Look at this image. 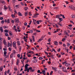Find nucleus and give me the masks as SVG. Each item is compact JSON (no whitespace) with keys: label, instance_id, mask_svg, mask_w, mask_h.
<instances>
[{"label":"nucleus","instance_id":"f3484780","mask_svg":"<svg viewBox=\"0 0 75 75\" xmlns=\"http://www.w3.org/2000/svg\"><path fill=\"white\" fill-rule=\"evenodd\" d=\"M59 19L60 21H63V19L62 18H60Z\"/></svg>","mask_w":75,"mask_h":75},{"label":"nucleus","instance_id":"0e129e2a","mask_svg":"<svg viewBox=\"0 0 75 75\" xmlns=\"http://www.w3.org/2000/svg\"><path fill=\"white\" fill-rule=\"evenodd\" d=\"M9 73H10V70H8L7 71V74H9Z\"/></svg>","mask_w":75,"mask_h":75},{"label":"nucleus","instance_id":"72a5a7b5","mask_svg":"<svg viewBox=\"0 0 75 75\" xmlns=\"http://www.w3.org/2000/svg\"><path fill=\"white\" fill-rule=\"evenodd\" d=\"M5 36H6V37H8V34L7 33H5Z\"/></svg>","mask_w":75,"mask_h":75},{"label":"nucleus","instance_id":"bb28decb","mask_svg":"<svg viewBox=\"0 0 75 75\" xmlns=\"http://www.w3.org/2000/svg\"><path fill=\"white\" fill-rule=\"evenodd\" d=\"M31 12H30L29 13V16H32V14H31Z\"/></svg>","mask_w":75,"mask_h":75},{"label":"nucleus","instance_id":"052dcab7","mask_svg":"<svg viewBox=\"0 0 75 75\" xmlns=\"http://www.w3.org/2000/svg\"><path fill=\"white\" fill-rule=\"evenodd\" d=\"M15 30L16 32H17V30L16 28L14 29Z\"/></svg>","mask_w":75,"mask_h":75},{"label":"nucleus","instance_id":"e433bc0d","mask_svg":"<svg viewBox=\"0 0 75 75\" xmlns=\"http://www.w3.org/2000/svg\"><path fill=\"white\" fill-rule=\"evenodd\" d=\"M11 22L12 23L14 24V20H11Z\"/></svg>","mask_w":75,"mask_h":75},{"label":"nucleus","instance_id":"5fc2aeb1","mask_svg":"<svg viewBox=\"0 0 75 75\" xmlns=\"http://www.w3.org/2000/svg\"><path fill=\"white\" fill-rule=\"evenodd\" d=\"M17 28L18 30H20V27L19 26H18L17 27Z\"/></svg>","mask_w":75,"mask_h":75},{"label":"nucleus","instance_id":"de8ad7c7","mask_svg":"<svg viewBox=\"0 0 75 75\" xmlns=\"http://www.w3.org/2000/svg\"><path fill=\"white\" fill-rule=\"evenodd\" d=\"M8 50L10 51H11V48L10 47L8 48Z\"/></svg>","mask_w":75,"mask_h":75},{"label":"nucleus","instance_id":"49530a36","mask_svg":"<svg viewBox=\"0 0 75 75\" xmlns=\"http://www.w3.org/2000/svg\"><path fill=\"white\" fill-rule=\"evenodd\" d=\"M0 20H3V18L2 17H0Z\"/></svg>","mask_w":75,"mask_h":75},{"label":"nucleus","instance_id":"0eeeda50","mask_svg":"<svg viewBox=\"0 0 75 75\" xmlns=\"http://www.w3.org/2000/svg\"><path fill=\"white\" fill-rule=\"evenodd\" d=\"M32 17L33 18H37V17H38V16H37L36 14L35 13L34 15V16H33Z\"/></svg>","mask_w":75,"mask_h":75},{"label":"nucleus","instance_id":"1a4fd4ad","mask_svg":"<svg viewBox=\"0 0 75 75\" xmlns=\"http://www.w3.org/2000/svg\"><path fill=\"white\" fill-rule=\"evenodd\" d=\"M0 31H1V33H3V27H0Z\"/></svg>","mask_w":75,"mask_h":75},{"label":"nucleus","instance_id":"f704fd0d","mask_svg":"<svg viewBox=\"0 0 75 75\" xmlns=\"http://www.w3.org/2000/svg\"><path fill=\"white\" fill-rule=\"evenodd\" d=\"M4 21L2 20L1 22V24H4Z\"/></svg>","mask_w":75,"mask_h":75},{"label":"nucleus","instance_id":"c9c22d12","mask_svg":"<svg viewBox=\"0 0 75 75\" xmlns=\"http://www.w3.org/2000/svg\"><path fill=\"white\" fill-rule=\"evenodd\" d=\"M56 18H58V19H59V18H59V17H58V15H56Z\"/></svg>","mask_w":75,"mask_h":75},{"label":"nucleus","instance_id":"69168bd1","mask_svg":"<svg viewBox=\"0 0 75 75\" xmlns=\"http://www.w3.org/2000/svg\"><path fill=\"white\" fill-rule=\"evenodd\" d=\"M0 75H3V73L2 72L0 74Z\"/></svg>","mask_w":75,"mask_h":75},{"label":"nucleus","instance_id":"4d7b16f0","mask_svg":"<svg viewBox=\"0 0 75 75\" xmlns=\"http://www.w3.org/2000/svg\"><path fill=\"white\" fill-rule=\"evenodd\" d=\"M45 54H47V55H48V52H46V51L45 52Z\"/></svg>","mask_w":75,"mask_h":75},{"label":"nucleus","instance_id":"c85d7f7f","mask_svg":"<svg viewBox=\"0 0 75 75\" xmlns=\"http://www.w3.org/2000/svg\"><path fill=\"white\" fill-rule=\"evenodd\" d=\"M63 71L64 72H66V68H64L63 69Z\"/></svg>","mask_w":75,"mask_h":75},{"label":"nucleus","instance_id":"39448f33","mask_svg":"<svg viewBox=\"0 0 75 75\" xmlns=\"http://www.w3.org/2000/svg\"><path fill=\"white\" fill-rule=\"evenodd\" d=\"M2 40L3 39H2L1 38H0V45H2L3 44V41H2Z\"/></svg>","mask_w":75,"mask_h":75},{"label":"nucleus","instance_id":"dca6fc26","mask_svg":"<svg viewBox=\"0 0 75 75\" xmlns=\"http://www.w3.org/2000/svg\"><path fill=\"white\" fill-rule=\"evenodd\" d=\"M0 69L1 71H3V66L1 67H0Z\"/></svg>","mask_w":75,"mask_h":75},{"label":"nucleus","instance_id":"ea45409f","mask_svg":"<svg viewBox=\"0 0 75 75\" xmlns=\"http://www.w3.org/2000/svg\"><path fill=\"white\" fill-rule=\"evenodd\" d=\"M19 50L20 51H21V46H19Z\"/></svg>","mask_w":75,"mask_h":75},{"label":"nucleus","instance_id":"a18cd8bd","mask_svg":"<svg viewBox=\"0 0 75 75\" xmlns=\"http://www.w3.org/2000/svg\"><path fill=\"white\" fill-rule=\"evenodd\" d=\"M52 73H53V71H51L50 73V75H52Z\"/></svg>","mask_w":75,"mask_h":75},{"label":"nucleus","instance_id":"f03ea898","mask_svg":"<svg viewBox=\"0 0 75 75\" xmlns=\"http://www.w3.org/2000/svg\"><path fill=\"white\" fill-rule=\"evenodd\" d=\"M4 56L5 57V58H7L8 57V55H6L7 54V52L6 51H4Z\"/></svg>","mask_w":75,"mask_h":75},{"label":"nucleus","instance_id":"412c9836","mask_svg":"<svg viewBox=\"0 0 75 75\" xmlns=\"http://www.w3.org/2000/svg\"><path fill=\"white\" fill-rule=\"evenodd\" d=\"M69 65H70V64L68 63L65 64V66H66V67H69Z\"/></svg>","mask_w":75,"mask_h":75},{"label":"nucleus","instance_id":"c756f323","mask_svg":"<svg viewBox=\"0 0 75 75\" xmlns=\"http://www.w3.org/2000/svg\"><path fill=\"white\" fill-rule=\"evenodd\" d=\"M11 16L12 18H15V16L14 15V14H12Z\"/></svg>","mask_w":75,"mask_h":75},{"label":"nucleus","instance_id":"4c0bfd02","mask_svg":"<svg viewBox=\"0 0 75 75\" xmlns=\"http://www.w3.org/2000/svg\"><path fill=\"white\" fill-rule=\"evenodd\" d=\"M1 2L3 4H5V2H4V1H1Z\"/></svg>","mask_w":75,"mask_h":75},{"label":"nucleus","instance_id":"603ef678","mask_svg":"<svg viewBox=\"0 0 75 75\" xmlns=\"http://www.w3.org/2000/svg\"><path fill=\"white\" fill-rule=\"evenodd\" d=\"M36 23L38 24H40V22L38 21H37Z\"/></svg>","mask_w":75,"mask_h":75},{"label":"nucleus","instance_id":"79ce46f5","mask_svg":"<svg viewBox=\"0 0 75 75\" xmlns=\"http://www.w3.org/2000/svg\"><path fill=\"white\" fill-rule=\"evenodd\" d=\"M17 56L18 58H20V55L19 54H18Z\"/></svg>","mask_w":75,"mask_h":75},{"label":"nucleus","instance_id":"2f4dec72","mask_svg":"<svg viewBox=\"0 0 75 75\" xmlns=\"http://www.w3.org/2000/svg\"><path fill=\"white\" fill-rule=\"evenodd\" d=\"M14 70L15 71H17V68L16 67H14Z\"/></svg>","mask_w":75,"mask_h":75},{"label":"nucleus","instance_id":"2eb2a0df","mask_svg":"<svg viewBox=\"0 0 75 75\" xmlns=\"http://www.w3.org/2000/svg\"><path fill=\"white\" fill-rule=\"evenodd\" d=\"M18 14L19 16H22V14L20 12H18Z\"/></svg>","mask_w":75,"mask_h":75},{"label":"nucleus","instance_id":"13d9d810","mask_svg":"<svg viewBox=\"0 0 75 75\" xmlns=\"http://www.w3.org/2000/svg\"><path fill=\"white\" fill-rule=\"evenodd\" d=\"M36 32H38V33H40V32H41V31L37 30H36Z\"/></svg>","mask_w":75,"mask_h":75},{"label":"nucleus","instance_id":"58836bf2","mask_svg":"<svg viewBox=\"0 0 75 75\" xmlns=\"http://www.w3.org/2000/svg\"><path fill=\"white\" fill-rule=\"evenodd\" d=\"M56 30H57V32H58V31H60V29L57 28Z\"/></svg>","mask_w":75,"mask_h":75},{"label":"nucleus","instance_id":"9b49d317","mask_svg":"<svg viewBox=\"0 0 75 75\" xmlns=\"http://www.w3.org/2000/svg\"><path fill=\"white\" fill-rule=\"evenodd\" d=\"M33 62H34V63H36V62H37V60L36 59H34L33 60Z\"/></svg>","mask_w":75,"mask_h":75},{"label":"nucleus","instance_id":"680f3d73","mask_svg":"<svg viewBox=\"0 0 75 75\" xmlns=\"http://www.w3.org/2000/svg\"><path fill=\"white\" fill-rule=\"evenodd\" d=\"M30 22L29 23V25H30L31 24V23H32V21H30Z\"/></svg>","mask_w":75,"mask_h":75},{"label":"nucleus","instance_id":"393cba45","mask_svg":"<svg viewBox=\"0 0 75 75\" xmlns=\"http://www.w3.org/2000/svg\"><path fill=\"white\" fill-rule=\"evenodd\" d=\"M43 39L40 38L39 39V40L38 41V42H40V41H42Z\"/></svg>","mask_w":75,"mask_h":75},{"label":"nucleus","instance_id":"6e6552de","mask_svg":"<svg viewBox=\"0 0 75 75\" xmlns=\"http://www.w3.org/2000/svg\"><path fill=\"white\" fill-rule=\"evenodd\" d=\"M19 62H20V60H19V59H17L16 62V64L17 65H18V63H19Z\"/></svg>","mask_w":75,"mask_h":75},{"label":"nucleus","instance_id":"f8f14e48","mask_svg":"<svg viewBox=\"0 0 75 75\" xmlns=\"http://www.w3.org/2000/svg\"><path fill=\"white\" fill-rule=\"evenodd\" d=\"M3 42L4 45H7V43H6V40H4L3 41Z\"/></svg>","mask_w":75,"mask_h":75},{"label":"nucleus","instance_id":"338daca9","mask_svg":"<svg viewBox=\"0 0 75 75\" xmlns=\"http://www.w3.org/2000/svg\"><path fill=\"white\" fill-rule=\"evenodd\" d=\"M13 53L15 54H16V52H15V50H13Z\"/></svg>","mask_w":75,"mask_h":75},{"label":"nucleus","instance_id":"e2e57ef3","mask_svg":"<svg viewBox=\"0 0 75 75\" xmlns=\"http://www.w3.org/2000/svg\"><path fill=\"white\" fill-rule=\"evenodd\" d=\"M37 72H38V73H40V70H38L37 71Z\"/></svg>","mask_w":75,"mask_h":75},{"label":"nucleus","instance_id":"774afa93","mask_svg":"<svg viewBox=\"0 0 75 75\" xmlns=\"http://www.w3.org/2000/svg\"><path fill=\"white\" fill-rule=\"evenodd\" d=\"M50 40H51V38H50L48 39V41H49V42H50V41H51Z\"/></svg>","mask_w":75,"mask_h":75},{"label":"nucleus","instance_id":"a19ab883","mask_svg":"<svg viewBox=\"0 0 75 75\" xmlns=\"http://www.w3.org/2000/svg\"><path fill=\"white\" fill-rule=\"evenodd\" d=\"M39 59H40V60L42 59H43V58H42L41 57H39Z\"/></svg>","mask_w":75,"mask_h":75},{"label":"nucleus","instance_id":"ddd939ff","mask_svg":"<svg viewBox=\"0 0 75 75\" xmlns=\"http://www.w3.org/2000/svg\"><path fill=\"white\" fill-rule=\"evenodd\" d=\"M4 10H5V11H6V10H7V9L8 8L7 7H6V5H5L4 6Z\"/></svg>","mask_w":75,"mask_h":75},{"label":"nucleus","instance_id":"cd10ccee","mask_svg":"<svg viewBox=\"0 0 75 75\" xmlns=\"http://www.w3.org/2000/svg\"><path fill=\"white\" fill-rule=\"evenodd\" d=\"M7 23H10V19H8L7 20Z\"/></svg>","mask_w":75,"mask_h":75},{"label":"nucleus","instance_id":"a878e982","mask_svg":"<svg viewBox=\"0 0 75 75\" xmlns=\"http://www.w3.org/2000/svg\"><path fill=\"white\" fill-rule=\"evenodd\" d=\"M4 32L5 33H8V30H7V29H6L4 30Z\"/></svg>","mask_w":75,"mask_h":75},{"label":"nucleus","instance_id":"6ab92c4d","mask_svg":"<svg viewBox=\"0 0 75 75\" xmlns=\"http://www.w3.org/2000/svg\"><path fill=\"white\" fill-rule=\"evenodd\" d=\"M17 44L18 45H20V42L19 41H18L17 42Z\"/></svg>","mask_w":75,"mask_h":75},{"label":"nucleus","instance_id":"9d476101","mask_svg":"<svg viewBox=\"0 0 75 75\" xmlns=\"http://www.w3.org/2000/svg\"><path fill=\"white\" fill-rule=\"evenodd\" d=\"M52 69H53V70H54V71H57V68H56V67H52Z\"/></svg>","mask_w":75,"mask_h":75},{"label":"nucleus","instance_id":"7c9ffc66","mask_svg":"<svg viewBox=\"0 0 75 75\" xmlns=\"http://www.w3.org/2000/svg\"><path fill=\"white\" fill-rule=\"evenodd\" d=\"M28 14V13L27 12H25V16H27Z\"/></svg>","mask_w":75,"mask_h":75},{"label":"nucleus","instance_id":"4468645a","mask_svg":"<svg viewBox=\"0 0 75 75\" xmlns=\"http://www.w3.org/2000/svg\"><path fill=\"white\" fill-rule=\"evenodd\" d=\"M45 72V70H42V74H46Z\"/></svg>","mask_w":75,"mask_h":75},{"label":"nucleus","instance_id":"3c124183","mask_svg":"<svg viewBox=\"0 0 75 75\" xmlns=\"http://www.w3.org/2000/svg\"><path fill=\"white\" fill-rule=\"evenodd\" d=\"M51 58H52V59H54V55H52V56L51 57Z\"/></svg>","mask_w":75,"mask_h":75},{"label":"nucleus","instance_id":"423d86ee","mask_svg":"<svg viewBox=\"0 0 75 75\" xmlns=\"http://www.w3.org/2000/svg\"><path fill=\"white\" fill-rule=\"evenodd\" d=\"M28 64H26L25 66V69H28Z\"/></svg>","mask_w":75,"mask_h":75},{"label":"nucleus","instance_id":"4be33fe9","mask_svg":"<svg viewBox=\"0 0 75 75\" xmlns=\"http://www.w3.org/2000/svg\"><path fill=\"white\" fill-rule=\"evenodd\" d=\"M61 17H62L63 18H65V16H64V15H62V14H61Z\"/></svg>","mask_w":75,"mask_h":75},{"label":"nucleus","instance_id":"37998d69","mask_svg":"<svg viewBox=\"0 0 75 75\" xmlns=\"http://www.w3.org/2000/svg\"><path fill=\"white\" fill-rule=\"evenodd\" d=\"M32 37L33 38V40H34L35 39V36H32Z\"/></svg>","mask_w":75,"mask_h":75},{"label":"nucleus","instance_id":"8fccbe9b","mask_svg":"<svg viewBox=\"0 0 75 75\" xmlns=\"http://www.w3.org/2000/svg\"><path fill=\"white\" fill-rule=\"evenodd\" d=\"M11 32H10L9 33V35L10 36H11V35H13V34H12V33H10Z\"/></svg>","mask_w":75,"mask_h":75},{"label":"nucleus","instance_id":"a211bd4d","mask_svg":"<svg viewBox=\"0 0 75 75\" xmlns=\"http://www.w3.org/2000/svg\"><path fill=\"white\" fill-rule=\"evenodd\" d=\"M54 45H58V42H57V41L54 42Z\"/></svg>","mask_w":75,"mask_h":75},{"label":"nucleus","instance_id":"c03bdc74","mask_svg":"<svg viewBox=\"0 0 75 75\" xmlns=\"http://www.w3.org/2000/svg\"><path fill=\"white\" fill-rule=\"evenodd\" d=\"M7 74V71H6L4 73V75H6Z\"/></svg>","mask_w":75,"mask_h":75},{"label":"nucleus","instance_id":"09e8293b","mask_svg":"<svg viewBox=\"0 0 75 75\" xmlns=\"http://www.w3.org/2000/svg\"><path fill=\"white\" fill-rule=\"evenodd\" d=\"M24 25H25V26H27V23L26 22H25L24 23Z\"/></svg>","mask_w":75,"mask_h":75},{"label":"nucleus","instance_id":"5701e85b","mask_svg":"<svg viewBox=\"0 0 75 75\" xmlns=\"http://www.w3.org/2000/svg\"><path fill=\"white\" fill-rule=\"evenodd\" d=\"M57 24H58V25H60V26H61V27H62V25L60 24V23H59L58 22L57 23Z\"/></svg>","mask_w":75,"mask_h":75},{"label":"nucleus","instance_id":"f257e3e1","mask_svg":"<svg viewBox=\"0 0 75 75\" xmlns=\"http://www.w3.org/2000/svg\"><path fill=\"white\" fill-rule=\"evenodd\" d=\"M30 70V71L32 72H34L35 70L34 69H33L32 67H29L28 69H27V71H29Z\"/></svg>","mask_w":75,"mask_h":75},{"label":"nucleus","instance_id":"864d4df0","mask_svg":"<svg viewBox=\"0 0 75 75\" xmlns=\"http://www.w3.org/2000/svg\"><path fill=\"white\" fill-rule=\"evenodd\" d=\"M47 68H44V71H47Z\"/></svg>","mask_w":75,"mask_h":75},{"label":"nucleus","instance_id":"473e14b6","mask_svg":"<svg viewBox=\"0 0 75 75\" xmlns=\"http://www.w3.org/2000/svg\"><path fill=\"white\" fill-rule=\"evenodd\" d=\"M24 9L26 11V10H27V9H28V8H27V7H25Z\"/></svg>","mask_w":75,"mask_h":75},{"label":"nucleus","instance_id":"20e7f679","mask_svg":"<svg viewBox=\"0 0 75 75\" xmlns=\"http://www.w3.org/2000/svg\"><path fill=\"white\" fill-rule=\"evenodd\" d=\"M16 42L14 41V42H13L12 45H13V47H16Z\"/></svg>","mask_w":75,"mask_h":75},{"label":"nucleus","instance_id":"bf43d9fd","mask_svg":"<svg viewBox=\"0 0 75 75\" xmlns=\"http://www.w3.org/2000/svg\"><path fill=\"white\" fill-rule=\"evenodd\" d=\"M3 28H6V26H4L3 27Z\"/></svg>","mask_w":75,"mask_h":75},{"label":"nucleus","instance_id":"7ed1b4c3","mask_svg":"<svg viewBox=\"0 0 75 75\" xmlns=\"http://www.w3.org/2000/svg\"><path fill=\"white\" fill-rule=\"evenodd\" d=\"M15 21L16 24H18L20 21H19V19L18 18H16L15 19Z\"/></svg>","mask_w":75,"mask_h":75},{"label":"nucleus","instance_id":"6e6d98bb","mask_svg":"<svg viewBox=\"0 0 75 75\" xmlns=\"http://www.w3.org/2000/svg\"><path fill=\"white\" fill-rule=\"evenodd\" d=\"M3 50L4 51H7V49L6 48H3Z\"/></svg>","mask_w":75,"mask_h":75},{"label":"nucleus","instance_id":"b1692460","mask_svg":"<svg viewBox=\"0 0 75 75\" xmlns=\"http://www.w3.org/2000/svg\"><path fill=\"white\" fill-rule=\"evenodd\" d=\"M13 57V54L12 53L11 54L10 58H12Z\"/></svg>","mask_w":75,"mask_h":75},{"label":"nucleus","instance_id":"aec40b11","mask_svg":"<svg viewBox=\"0 0 75 75\" xmlns=\"http://www.w3.org/2000/svg\"><path fill=\"white\" fill-rule=\"evenodd\" d=\"M70 8L71 9H73V10H75V7H74L73 6H71Z\"/></svg>","mask_w":75,"mask_h":75}]
</instances>
